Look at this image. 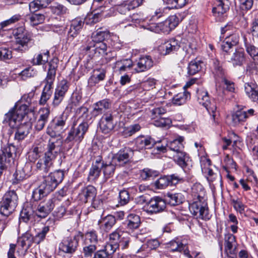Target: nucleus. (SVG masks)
Listing matches in <instances>:
<instances>
[{
	"label": "nucleus",
	"instance_id": "f257e3e1",
	"mask_svg": "<svg viewBox=\"0 0 258 258\" xmlns=\"http://www.w3.org/2000/svg\"><path fill=\"white\" fill-rule=\"evenodd\" d=\"M28 112V106L26 104L15 106L6 114L5 120L9 123L10 126L16 130L15 140L18 142L24 140L29 133L31 124L29 122L22 123L25 115Z\"/></svg>",
	"mask_w": 258,
	"mask_h": 258
},
{
	"label": "nucleus",
	"instance_id": "f03ea898",
	"mask_svg": "<svg viewBox=\"0 0 258 258\" xmlns=\"http://www.w3.org/2000/svg\"><path fill=\"white\" fill-rule=\"evenodd\" d=\"M48 69L47 76L44 80L45 85L43 88L40 98L39 100L40 105H45L49 99L52 94V85L56 75V69L58 67V59L53 58L48 62Z\"/></svg>",
	"mask_w": 258,
	"mask_h": 258
},
{
	"label": "nucleus",
	"instance_id": "7ed1b4c3",
	"mask_svg": "<svg viewBox=\"0 0 258 258\" xmlns=\"http://www.w3.org/2000/svg\"><path fill=\"white\" fill-rule=\"evenodd\" d=\"M13 34L16 39L14 49L18 52H26L34 43L32 33L26 30L23 27L13 30Z\"/></svg>",
	"mask_w": 258,
	"mask_h": 258
},
{
	"label": "nucleus",
	"instance_id": "20e7f679",
	"mask_svg": "<svg viewBox=\"0 0 258 258\" xmlns=\"http://www.w3.org/2000/svg\"><path fill=\"white\" fill-rule=\"evenodd\" d=\"M81 49L90 59L103 56L105 57L106 63L111 60L110 57H107L109 51L107 44L105 42L95 43L92 41H87L85 44L82 45Z\"/></svg>",
	"mask_w": 258,
	"mask_h": 258
},
{
	"label": "nucleus",
	"instance_id": "39448f33",
	"mask_svg": "<svg viewBox=\"0 0 258 258\" xmlns=\"http://www.w3.org/2000/svg\"><path fill=\"white\" fill-rule=\"evenodd\" d=\"M83 233L80 231H73L68 232L58 244V252L61 253L73 254L77 249L79 241Z\"/></svg>",
	"mask_w": 258,
	"mask_h": 258
},
{
	"label": "nucleus",
	"instance_id": "423d86ee",
	"mask_svg": "<svg viewBox=\"0 0 258 258\" xmlns=\"http://www.w3.org/2000/svg\"><path fill=\"white\" fill-rule=\"evenodd\" d=\"M185 39H182L181 40L177 38H172L165 42L159 46V50L163 55H167L177 51L180 47H182L183 50L188 51L189 49L191 50L196 49V46L188 43Z\"/></svg>",
	"mask_w": 258,
	"mask_h": 258
},
{
	"label": "nucleus",
	"instance_id": "0eeeda50",
	"mask_svg": "<svg viewBox=\"0 0 258 258\" xmlns=\"http://www.w3.org/2000/svg\"><path fill=\"white\" fill-rule=\"evenodd\" d=\"M68 117V113L64 111L61 114L55 116L49 122L47 127V134L51 137L60 136L66 130V122Z\"/></svg>",
	"mask_w": 258,
	"mask_h": 258
},
{
	"label": "nucleus",
	"instance_id": "6e6552de",
	"mask_svg": "<svg viewBox=\"0 0 258 258\" xmlns=\"http://www.w3.org/2000/svg\"><path fill=\"white\" fill-rule=\"evenodd\" d=\"M18 197L14 190L7 191L0 202V213L6 217L11 214L18 205Z\"/></svg>",
	"mask_w": 258,
	"mask_h": 258
},
{
	"label": "nucleus",
	"instance_id": "1a4fd4ad",
	"mask_svg": "<svg viewBox=\"0 0 258 258\" xmlns=\"http://www.w3.org/2000/svg\"><path fill=\"white\" fill-rule=\"evenodd\" d=\"M88 128L89 124L86 121H82L77 127H72L64 140L65 143H72L73 145H79L84 138Z\"/></svg>",
	"mask_w": 258,
	"mask_h": 258
},
{
	"label": "nucleus",
	"instance_id": "9d476101",
	"mask_svg": "<svg viewBox=\"0 0 258 258\" xmlns=\"http://www.w3.org/2000/svg\"><path fill=\"white\" fill-rule=\"evenodd\" d=\"M179 24V19L176 15L168 17L165 21L158 23H152L148 29L157 33H169Z\"/></svg>",
	"mask_w": 258,
	"mask_h": 258
},
{
	"label": "nucleus",
	"instance_id": "9b49d317",
	"mask_svg": "<svg viewBox=\"0 0 258 258\" xmlns=\"http://www.w3.org/2000/svg\"><path fill=\"white\" fill-rule=\"evenodd\" d=\"M134 154V150L132 148L124 147L113 155L112 161L117 166H124L133 161Z\"/></svg>",
	"mask_w": 258,
	"mask_h": 258
},
{
	"label": "nucleus",
	"instance_id": "f8f14e48",
	"mask_svg": "<svg viewBox=\"0 0 258 258\" xmlns=\"http://www.w3.org/2000/svg\"><path fill=\"white\" fill-rule=\"evenodd\" d=\"M166 203L162 198L156 196L152 198L144 207V211L149 215L160 213L166 208Z\"/></svg>",
	"mask_w": 258,
	"mask_h": 258
},
{
	"label": "nucleus",
	"instance_id": "ddd939ff",
	"mask_svg": "<svg viewBox=\"0 0 258 258\" xmlns=\"http://www.w3.org/2000/svg\"><path fill=\"white\" fill-rule=\"evenodd\" d=\"M214 73L216 77L221 78L224 83V87L229 92H233L235 90L234 83L228 80L226 77V72L222 67L220 61L217 59L213 60Z\"/></svg>",
	"mask_w": 258,
	"mask_h": 258
},
{
	"label": "nucleus",
	"instance_id": "4468645a",
	"mask_svg": "<svg viewBox=\"0 0 258 258\" xmlns=\"http://www.w3.org/2000/svg\"><path fill=\"white\" fill-rule=\"evenodd\" d=\"M197 98L199 103L204 106L215 119L217 115V107L214 102H210L208 92L203 89L198 90Z\"/></svg>",
	"mask_w": 258,
	"mask_h": 258
},
{
	"label": "nucleus",
	"instance_id": "2eb2a0df",
	"mask_svg": "<svg viewBox=\"0 0 258 258\" xmlns=\"http://www.w3.org/2000/svg\"><path fill=\"white\" fill-rule=\"evenodd\" d=\"M55 201V198H49L41 202L35 211L36 215L41 218L46 217L53 210Z\"/></svg>",
	"mask_w": 258,
	"mask_h": 258
},
{
	"label": "nucleus",
	"instance_id": "dca6fc26",
	"mask_svg": "<svg viewBox=\"0 0 258 258\" xmlns=\"http://www.w3.org/2000/svg\"><path fill=\"white\" fill-rule=\"evenodd\" d=\"M156 85V80L153 78H149L140 84L129 87L126 90V93L134 92L135 94H140L143 91H149L155 88Z\"/></svg>",
	"mask_w": 258,
	"mask_h": 258
},
{
	"label": "nucleus",
	"instance_id": "f3484780",
	"mask_svg": "<svg viewBox=\"0 0 258 258\" xmlns=\"http://www.w3.org/2000/svg\"><path fill=\"white\" fill-rule=\"evenodd\" d=\"M182 180V178L176 174L163 176L155 182V186L157 188L163 189L168 185H175Z\"/></svg>",
	"mask_w": 258,
	"mask_h": 258
},
{
	"label": "nucleus",
	"instance_id": "a211bd4d",
	"mask_svg": "<svg viewBox=\"0 0 258 258\" xmlns=\"http://www.w3.org/2000/svg\"><path fill=\"white\" fill-rule=\"evenodd\" d=\"M135 146L137 150L140 151L144 149H151L157 142L149 136L141 135L137 137L135 140Z\"/></svg>",
	"mask_w": 258,
	"mask_h": 258
},
{
	"label": "nucleus",
	"instance_id": "6ab92c4d",
	"mask_svg": "<svg viewBox=\"0 0 258 258\" xmlns=\"http://www.w3.org/2000/svg\"><path fill=\"white\" fill-rule=\"evenodd\" d=\"M113 117L111 113H104L100 120V128L104 134H110L113 131L115 124L113 121Z\"/></svg>",
	"mask_w": 258,
	"mask_h": 258
},
{
	"label": "nucleus",
	"instance_id": "aec40b11",
	"mask_svg": "<svg viewBox=\"0 0 258 258\" xmlns=\"http://www.w3.org/2000/svg\"><path fill=\"white\" fill-rule=\"evenodd\" d=\"M254 110L249 109L247 110L241 109L237 110L232 115V121L233 125L236 126L245 122L247 118L253 115Z\"/></svg>",
	"mask_w": 258,
	"mask_h": 258
},
{
	"label": "nucleus",
	"instance_id": "412c9836",
	"mask_svg": "<svg viewBox=\"0 0 258 258\" xmlns=\"http://www.w3.org/2000/svg\"><path fill=\"white\" fill-rule=\"evenodd\" d=\"M84 24L83 18H76L71 22L70 28L68 32L67 40L72 41L79 33Z\"/></svg>",
	"mask_w": 258,
	"mask_h": 258
},
{
	"label": "nucleus",
	"instance_id": "4be33fe9",
	"mask_svg": "<svg viewBox=\"0 0 258 258\" xmlns=\"http://www.w3.org/2000/svg\"><path fill=\"white\" fill-rule=\"evenodd\" d=\"M175 162L180 166L186 173L189 172L191 167V160L188 155L182 150L174 155Z\"/></svg>",
	"mask_w": 258,
	"mask_h": 258
},
{
	"label": "nucleus",
	"instance_id": "5701e85b",
	"mask_svg": "<svg viewBox=\"0 0 258 258\" xmlns=\"http://www.w3.org/2000/svg\"><path fill=\"white\" fill-rule=\"evenodd\" d=\"M97 189L93 185H88L83 188L78 195L79 200L83 203H86L96 197Z\"/></svg>",
	"mask_w": 258,
	"mask_h": 258
},
{
	"label": "nucleus",
	"instance_id": "b1692460",
	"mask_svg": "<svg viewBox=\"0 0 258 258\" xmlns=\"http://www.w3.org/2000/svg\"><path fill=\"white\" fill-rule=\"evenodd\" d=\"M206 191L203 185L198 183L194 184L187 197V201L205 199Z\"/></svg>",
	"mask_w": 258,
	"mask_h": 258
},
{
	"label": "nucleus",
	"instance_id": "393cba45",
	"mask_svg": "<svg viewBox=\"0 0 258 258\" xmlns=\"http://www.w3.org/2000/svg\"><path fill=\"white\" fill-rule=\"evenodd\" d=\"M153 66V61L149 55H144L141 56L136 64L135 70L137 73H140L146 71Z\"/></svg>",
	"mask_w": 258,
	"mask_h": 258
},
{
	"label": "nucleus",
	"instance_id": "a878e982",
	"mask_svg": "<svg viewBox=\"0 0 258 258\" xmlns=\"http://www.w3.org/2000/svg\"><path fill=\"white\" fill-rule=\"evenodd\" d=\"M141 224L140 217L134 213L128 214L124 222L126 229L131 232L138 229Z\"/></svg>",
	"mask_w": 258,
	"mask_h": 258
},
{
	"label": "nucleus",
	"instance_id": "bb28decb",
	"mask_svg": "<svg viewBox=\"0 0 258 258\" xmlns=\"http://www.w3.org/2000/svg\"><path fill=\"white\" fill-rule=\"evenodd\" d=\"M40 116L36 121L34 125L35 128L38 131H41L47 122L50 115V111L49 107H43L40 111Z\"/></svg>",
	"mask_w": 258,
	"mask_h": 258
},
{
	"label": "nucleus",
	"instance_id": "cd10ccee",
	"mask_svg": "<svg viewBox=\"0 0 258 258\" xmlns=\"http://www.w3.org/2000/svg\"><path fill=\"white\" fill-rule=\"evenodd\" d=\"M169 248L171 251H183L184 254L188 258H192V255L190 253L188 246L186 243L179 240H172L169 243Z\"/></svg>",
	"mask_w": 258,
	"mask_h": 258
},
{
	"label": "nucleus",
	"instance_id": "c85d7f7f",
	"mask_svg": "<svg viewBox=\"0 0 258 258\" xmlns=\"http://www.w3.org/2000/svg\"><path fill=\"white\" fill-rule=\"evenodd\" d=\"M111 101L109 99L101 100L93 104L92 113L95 116L104 113L111 107Z\"/></svg>",
	"mask_w": 258,
	"mask_h": 258
},
{
	"label": "nucleus",
	"instance_id": "c756f323",
	"mask_svg": "<svg viewBox=\"0 0 258 258\" xmlns=\"http://www.w3.org/2000/svg\"><path fill=\"white\" fill-rule=\"evenodd\" d=\"M116 219L114 216L108 215L98 221L99 227L102 232H108L115 224Z\"/></svg>",
	"mask_w": 258,
	"mask_h": 258
},
{
	"label": "nucleus",
	"instance_id": "7c9ffc66",
	"mask_svg": "<svg viewBox=\"0 0 258 258\" xmlns=\"http://www.w3.org/2000/svg\"><path fill=\"white\" fill-rule=\"evenodd\" d=\"M225 59L231 62L234 66H240L245 60L244 52L241 50H236L231 56L226 55Z\"/></svg>",
	"mask_w": 258,
	"mask_h": 258
},
{
	"label": "nucleus",
	"instance_id": "2f4dec72",
	"mask_svg": "<svg viewBox=\"0 0 258 258\" xmlns=\"http://www.w3.org/2000/svg\"><path fill=\"white\" fill-rule=\"evenodd\" d=\"M12 154L9 147L3 148L0 150V176L3 171L6 169L5 163L10 162Z\"/></svg>",
	"mask_w": 258,
	"mask_h": 258
},
{
	"label": "nucleus",
	"instance_id": "473e14b6",
	"mask_svg": "<svg viewBox=\"0 0 258 258\" xmlns=\"http://www.w3.org/2000/svg\"><path fill=\"white\" fill-rule=\"evenodd\" d=\"M50 53L48 50H41L39 53L35 54L31 62L33 65L40 66L48 62Z\"/></svg>",
	"mask_w": 258,
	"mask_h": 258
},
{
	"label": "nucleus",
	"instance_id": "72a5a7b5",
	"mask_svg": "<svg viewBox=\"0 0 258 258\" xmlns=\"http://www.w3.org/2000/svg\"><path fill=\"white\" fill-rule=\"evenodd\" d=\"M244 90L246 95L254 102L258 103V86L255 83H245Z\"/></svg>",
	"mask_w": 258,
	"mask_h": 258
},
{
	"label": "nucleus",
	"instance_id": "f704fd0d",
	"mask_svg": "<svg viewBox=\"0 0 258 258\" xmlns=\"http://www.w3.org/2000/svg\"><path fill=\"white\" fill-rule=\"evenodd\" d=\"M133 66L132 60L129 58L122 59L117 60L115 62L114 69L118 71L119 74L130 70Z\"/></svg>",
	"mask_w": 258,
	"mask_h": 258
},
{
	"label": "nucleus",
	"instance_id": "c9c22d12",
	"mask_svg": "<svg viewBox=\"0 0 258 258\" xmlns=\"http://www.w3.org/2000/svg\"><path fill=\"white\" fill-rule=\"evenodd\" d=\"M123 232L120 229H117L109 235V244L107 245H111L112 249H115L119 245V242L123 236Z\"/></svg>",
	"mask_w": 258,
	"mask_h": 258
},
{
	"label": "nucleus",
	"instance_id": "e433bc0d",
	"mask_svg": "<svg viewBox=\"0 0 258 258\" xmlns=\"http://www.w3.org/2000/svg\"><path fill=\"white\" fill-rule=\"evenodd\" d=\"M81 238L83 239L85 245L92 244L96 245L98 242L97 232L94 229L86 232Z\"/></svg>",
	"mask_w": 258,
	"mask_h": 258
},
{
	"label": "nucleus",
	"instance_id": "4c0bfd02",
	"mask_svg": "<svg viewBox=\"0 0 258 258\" xmlns=\"http://www.w3.org/2000/svg\"><path fill=\"white\" fill-rule=\"evenodd\" d=\"M200 206V208L198 210V211L197 213L192 214L197 216V218H200L203 220L207 221L210 220L211 218V215L209 213L206 200L202 204V205Z\"/></svg>",
	"mask_w": 258,
	"mask_h": 258
},
{
	"label": "nucleus",
	"instance_id": "58836bf2",
	"mask_svg": "<svg viewBox=\"0 0 258 258\" xmlns=\"http://www.w3.org/2000/svg\"><path fill=\"white\" fill-rule=\"evenodd\" d=\"M166 197V200L171 206L178 205L184 201V197L181 193H168Z\"/></svg>",
	"mask_w": 258,
	"mask_h": 258
},
{
	"label": "nucleus",
	"instance_id": "ea45409f",
	"mask_svg": "<svg viewBox=\"0 0 258 258\" xmlns=\"http://www.w3.org/2000/svg\"><path fill=\"white\" fill-rule=\"evenodd\" d=\"M45 16L41 14H31L26 16L25 21L31 26H34L44 22Z\"/></svg>",
	"mask_w": 258,
	"mask_h": 258
},
{
	"label": "nucleus",
	"instance_id": "a19ab883",
	"mask_svg": "<svg viewBox=\"0 0 258 258\" xmlns=\"http://www.w3.org/2000/svg\"><path fill=\"white\" fill-rule=\"evenodd\" d=\"M33 242V236L31 233L26 232L18 239L17 243L19 246L24 248L26 247L28 249Z\"/></svg>",
	"mask_w": 258,
	"mask_h": 258
},
{
	"label": "nucleus",
	"instance_id": "79ce46f5",
	"mask_svg": "<svg viewBox=\"0 0 258 258\" xmlns=\"http://www.w3.org/2000/svg\"><path fill=\"white\" fill-rule=\"evenodd\" d=\"M184 139L183 137H179L177 139L169 142L168 144V149L175 152L176 154L181 152L184 148L183 144Z\"/></svg>",
	"mask_w": 258,
	"mask_h": 258
},
{
	"label": "nucleus",
	"instance_id": "37998d69",
	"mask_svg": "<svg viewBox=\"0 0 258 258\" xmlns=\"http://www.w3.org/2000/svg\"><path fill=\"white\" fill-rule=\"evenodd\" d=\"M229 9V7L226 5L223 0L217 1L216 6L212 9L213 15L216 17H220Z\"/></svg>",
	"mask_w": 258,
	"mask_h": 258
},
{
	"label": "nucleus",
	"instance_id": "c03bdc74",
	"mask_svg": "<svg viewBox=\"0 0 258 258\" xmlns=\"http://www.w3.org/2000/svg\"><path fill=\"white\" fill-rule=\"evenodd\" d=\"M140 176L144 180H149L155 178L159 175L157 170L145 168L140 171Z\"/></svg>",
	"mask_w": 258,
	"mask_h": 258
},
{
	"label": "nucleus",
	"instance_id": "a18cd8bd",
	"mask_svg": "<svg viewBox=\"0 0 258 258\" xmlns=\"http://www.w3.org/2000/svg\"><path fill=\"white\" fill-rule=\"evenodd\" d=\"M101 163V160H97L96 164ZM101 169L97 164H92L90 169L88 180L90 182L94 181L98 178L100 175Z\"/></svg>",
	"mask_w": 258,
	"mask_h": 258
},
{
	"label": "nucleus",
	"instance_id": "49530a36",
	"mask_svg": "<svg viewBox=\"0 0 258 258\" xmlns=\"http://www.w3.org/2000/svg\"><path fill=\"white\" fill-rule=\"evenodd\" d=\"M53 0H34L29 5V9L32 11H37L47 6Z\"/></svg>",
	"mask_w": 258,
	"mask_h": 258
},
{
	"label": "nucleus",
	"instance_id": "de8ad7c7",
	"mask_svg": "<svg viewBox=\"0 0 258 258\" xmlns=\"http://www.w3.org/2000/svg\"><path fill=\"white\" fill-rule=\"evenodd\" d=\"M40 185L48 194L52 191L57 186L49 175L44 177Z\"/></svg>",
	"mask_w": 258,
	"mask_h": 258
},
{
	"label": "nucleus",
	"instance_id": "09e8293b",
	"mask_svg": "<svg viewBox=\"0 0 258 258\" xmlns=\"http://www.w3.org/2000/svg\"><path fill=\"white\" fill-rule=\"evenodd\" d=\"M190 94L189 92L184 91L175 95L172 99V102L176 105H181L184 104L190 98Z\"/></svg>",
	"mask_w": 258,
	"mask_h": 258
},
{
	"label": "nucleus",
	"instance_id": "8fccbe9b",
	"mask_svg": "<svg viewBox=\"0 0 258 258\" xmlns=\"http://www.w3.org/2000/svg\"><path fill=\"white\" fill-rule=\"evenodd\" d=\"M55 138L51 137V139H49L47 147V151L58 154L60 150L61 141L56 139Z\"/></svg>",
	"mask_w": 258,
	"mask_h": 258
},
{
	"label": "nucleus",
	"instance_id": "3c124183",
	"mask_svg": "<svg viewBox=\"0 0 258 258\" xmlns=\"http://www.w3.org/2000/svg\"><path fill=\"white\" fill-rule=\"evenodd\" d=\"M101 29H98L94 32L92 35V39H89L87 41H92L95 43L105 42L104 40L108 35V32L107 31L101 30Z\"/></svg>",
	"mask_w": 258,
	"mask_h": 258
},
{
	"label": "nucleus",
	"instance_id": "603ef678",
	"mask_svg": "<svg viewBox=\"0 0 258 258\" xmlns=\"http://www.w3.org/2000/svg\"><path fill=\"white\" fill-rule=\"evenodd\" d=\"M101 168L103 170L104 176L106 178H109L114 175L115 170V166L112 162L107 164L104 162H101Z\"/></svg>",
	"mask_w": 258,
	"mask_h": 258
},
{
	"label": "nucleus",
	"instance_id": "864d4df0",
	"mask_svg": "<svg viewBox=\"0 0 258 258\" xmlns=\"http://www.w3.org/2000/svg\"><path fill=\"white\" fill-rule=\"evenodd\" d=\"M114 252V249H112L111 245H106L104 249L97 250L94 253V258H110Z\"/></svg>",
	"mask_w": 258,
	"mask_h": 258
},
{
	"label": "nucleus",
	"instance_id": "5fc2aeb1",
	"mask_svg": "<svg viewBox=\"0 0 258 258\" xmlns=\"http://www.w3.org/2000/svg\"><path fill=\"white\" fill-rule=\"evenodd\" d=\"M203 62L200 60H191L188 64L187 68L188 74L189 75H194L202 69V64Z\"/></svg>",
	"mask_w": 258,
	"mask_h": 258
},
{
	"label": "nucleus",
	"instance_id": "6e6d98bb",
	"mask_svg": "<svg viewBox=\"0 0 258 258\" xmlns=\"http://www.w3.org/2000/svg\"><path fill=\"white\" fill-rule=\"evenodd\" d=\"M240 14L244 16L250 10L253 5L254 0H238Z\"/></svg>",
	"mask_w": 258,
	"mask_h": 258
},
{
	"label": "nucleus",
	"instance_id": "4d7b16f0",
	"mask_svg": "<svg viewBox=\"0 0 258 258\" xmlns=\"http://www.w3.org/2000/svg\"><path fill=\"white\" fill-rule=\"evenodd\" d=\"M153 123L157 127H169L172 123L171 120L168 117H159L152 118Z\"/></svg>",
	"mask_w": 258,
	"mask_h": 258
},
{
	"label": "nucleus",
	"instance_id": "13d9d810",
	"mask_svg": "<svg viewBox=\"0 0 258 258\" xmlns=\"http://www.w3.org/2000/svg\"><path fill=\"white\" fill-rule=\"evenodd\" d=\"M75 115L78 117V119H82L83 121L88 122L89 115V109L84 105L78 107L75 111Z\"/></svg>",
	"mask_w": 258,
	"mask_h": 258
},
{
	"label": "nucleus",
	"instance_id": "bf43d9fd",
	"mask_svg": "<svg viewBox=\"0 0 258 258\" xmlns=\"http://www.w3.org/2000/svg\"><path fill=\"white\" fill-rule=\"evenodd\" d=\"M141 128V127L139 124L137 123L131 125L123 129L122 135L124 137L127 138L132 136L136 133L139 132Z\"/></svg>",
	"mask_w": 258,
	"mask_h": 258
},
{
	"label": "nucleus",
	"instance_id": "052dcab7",
	"mask_svg": "<svg viewBox=\"0 0 258 258\" xmlns=\"http://www.w3.org/2000/svg\"><path fill=\"white\" fill-rule=\"evenodd\" d=\"M49 231V226H44L35 236H33V242L36 244H39L41 242L43 241L45 238L46 235Z\"/></svg>",
	"mask_w": 258,
	"mask_h": 258
},
{
	"label": "nucleus",
	"instance_id": "680f3d73",
	"mask_svg": "<svg viewBox=\"0 0 258 258\" xmlns=\"http://www.w3.org/2000/svg\"><path fill=\"white\" fill-rule=\"evenodd\" d=\"M40 185L38 187L34 189L32 195V200L34 201H38L46 196L48 194L45 191V190L42 189Z\"/></svg>",
	"mask_w": 258,
	"mask_h": 258
},
{
	"label": "nucleus",
	"instance_id": "e2e57ef3",
	"mask_svg": "<svg viewBox=\"0 0 258 258\" xmlns=\"http://www.w3.org/2000/svg\"><path fill=\"white\" fill-rule=\"evenodd\" d=\"M222 164V168L226 172H228L230 169H236V163L229 155L225 156Z\"/></svg>",
	"mask_w": 258,
	"mask_h": 258
},
{
	"label": "nucleus",
	"instance_id": "0e129e2a",
	"mask_svg": "<svg viewBox=\"0 0 258 258\" xmlns=\"http://www.w3.org/2000/svg\"><path fill=\"white\" fill-rule=\"evenodd\" d=\"M245 47L246 52L258 63V48L253 44L246 42H245Z\"/></svg>",
	"mask_w": 258,
	"mask_h": 258
},
{
	"label": "nucleus",
	"instance_id": "69168bd1",
	"mask_svg": "<svg viewBox=\"0 0 258 258\" xmlns=\"http://www.w3.org/2000/svg\"><path fill=\"white\" fill-rule=\"evenodd\" d=\"M65 172L66 171L64 170H57L50 173L49 175L52 179L54 182L56 183V185H58L62 181L64 177Z\"/></svg>",
	"mask_w": 258,
	"mask_h": 258
},
{
	"label": "nucleus",
	"instance_id": "338daca9",
	"mask_svg": "<svg viewBox=\"0 0 258 258\" xmlns=\"http://www.w3.org/2000/svg\"><path fill=\"white\" fill-rule=\"evenodd\" d=\"M70 86V83L67 80L63 79L58 82L55 91L66 96Z\"/></svg>",
	"mask_w": 258,
	"mask_h": 258
},
{
	"label": "nucleus",
	"instance_id": "774afa93",
	"mask_svg": "<svg viewBox=\"0 0 258 258\" xmlns=\"http://www.w3.org/2000/svg\"><path fill=\"white\" fill-rule=\"evenodd\" d=\"M206 200L205 199H201L198 200L187 201L188 203L189 210L191 214L197 213L198 210L200 208L202 204Z\"/></svg>",
	"mask_w": 258,
	"mask_h": 258
}]
</instances>
